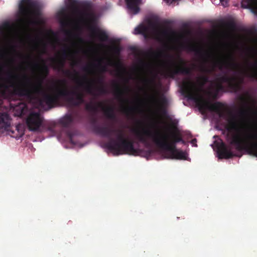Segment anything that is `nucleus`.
Segmentation results:
<instances>
[{"instance_id":"29","label":"nucleus","mask_w":257,"mask_h":257,"mask_svg":"<svg viewBox=\"0 0 257 257\" xmlns=\"http://www.w3.org/2000/svg\"><path fill=\"white\" fill-rule=\"evenodd\" d=\"M250 73H248V76L255 79L257 80V62L250 63Z\"/></svg>"},{"instance_id":"30","label":"nucleus","mask_w":257,"mask_h":257,"mask_svg":"<svg viewBox=\"0 0 257 257\" xmlns=\"http://www.w3.org/2000/svg\"><path fill=\"white\" fill-rule=\"evenodd\" d=\"M147 30V28L144 25H140L136 27L135 29L136 34L143 35L146 38L148 37Z\"/></svg>"},{"instance_id":"23","label":"nucleus","mask_w":257,"mask_h":257,"mask_svg":"<svg viewBox=\"0 0 257 257\" xmlns=\"http://www.w3.org/2000/svg\"><path fill=\"white\" fill-rule=\"evenodd\" d=\"M156 39L160 41L161 37H168L170 34H173L174 32L170 28H165L160 30L158 28L156 29Z\"/></svg>"},{"instance_id":"48","label":"nucleus","mask_w":257,"mask_h":257,"mask_svg":"<svg viewBox=\"0 0 257 257\" xmlns=\"http://www.w3.org/2000/svg\"><path fill=\"white\" fill-rule=\"evenodd\" d=\"M66 33L67 34H71V32L69 31H66Z\"/></svg>"},{"instance_id":"45","label":"nucleus","mask_w":257,"mask_h":257,"mask_svg":"<svg viewBox=\"0 0 257 257\" xmlns=\"http://www.w3.org/2000/svg\"><path fill=\"white\" fill-rule=\"evenodd\" d=\"M228 26L229 27V28H234L235 26H234V24L232 23H230L228 24Z\"/></svg>"},{"instance_id":"35","label":"nucleus","mask_w":257,"mask_h":257,"mask_svg":"<svg viewBox=\"0 0 257 257\" xmlns=\"http://www.w3.org/2000/svg\"><path fill=\"white\" fill-rule=\"evenodd\" d=\"M236 78V79L235 80V83H237L238 84V86L237 87H231V88L234 89V90H237L240 88L241 84H242L244 81V77H237L234 76Z\"/></svg>"},{"instance_id":"24","label":"nucleus","mask_w":257,"mask_h":257,"mask_svg":"<svg viewBox=\"0 0 257 257\" xmlns=\"http://www.w3.org/2000/svg\"><path fill=\"white\" fill-rule=\"evenodd\" d=\"M228 125L227 126V130L229 132L233 131L239 132V128L236 121V117L232 115V117L228 120Z\"/></svg>"},{"instance_id":"39","label":"nucleus","mask_w":257,"mask_h":257,"mask_svg":"<svg viewBox=\"0 0 257 257\" xmlns=\"http://www.w3.org/2000/svg\"><path fill=\"white\" fill-rule=\"evenodd\" d=\"M144 82L147 85H151L154 83V80L152 79H144Z\"/></svg>"},{"instance_id":"4","label":"nucleus","mask_w":257,"mask_h":257,"mask_svg":"<svg viewBox=\"0 0 257 257\" xmlns=\"http://www.w3.org/2000/svg\"><path fill=\"white\" fill-rule=\"evenodd\" d=\"M79 77H76L75 81L78 86L76 89L69 91L66 87V80L65 79H60L57 82L63 86L62 88H57L51 92H42V96L38 98L39 106L42 108L47 107L48 108H52L59 103L60 98L62 97H67L70 95L75 96V98L71 96L68 98V101L73 105L78 106L85 102L84 94L80 91L78 90V87H82L83 83L79 81Z\"/></svg>"},{"instance_id":"22","label":"nucleus","mask_w":257,"mask_h":257,"mask_svg":"<svg viewBox=\"0 0 257 257\" xmlns=\"http://www.w3.org/2000/svg\"><path fill=\"white\" fill-rule=\"evenodd\" d=\"M113 86L114 88V94L116 97L119 98L121 102L127 103L128 102V99L122 98L123 91L120 85L118 83L114 82L113 84Z\"/></svg>"},{"instance_id":"11","label":"nucleus","mask_w":257,"mask_h":257,"mask_svg":"<svg viewBox=\"0 0 257 257\" xmlns=\"http://www.w3.org/2000/svg\"><path fill=\"white\" fill-rule=\"evenodd\" d=\"M153 104L156 106L163 113H166V107L168 105V100L163 94L153 95L151 98Z\"/></svg>"},{"instance_id":"31","label":"nucleus","mask_w":257,"mask_h":257,"mask_svg":"<svg viewBox=\"0 0 257 257\" xmlns=\"http://www.w3.org/2000/svg\"><path fill=\"white\" fill-rule=\"evenodd\" d=\"M143 55H145L146 56L158 58L161 56L162 52L160 51H155L153 50L152 49H150L147 52H143Z\"/></svg>"},{"instance_id":"51","label":"nucleus","mask_w":257,"mask_h":257,"mask_svg":"<svg viewBox=\"0 0 257 257\" xmlns=\"http://www.w3.org/2000/svg\"><path fill=\"white\" fill-rule=\"evenodd\" d=\"M229 114L232 115V113L231 112H229Z\"/></svg>"},{"instance_id":"8","label":"nucleus","mask_w":257,"mask_h":257,"mask_svg":"<svg viewBox=\"0 0 257 257\" xmlns=\"http://www.w3.org/2000/svg\"><path fill=\"white\" fill-rule=\"evenodd\" d=\"M178 62L179 64L173 62L167 68V76L172 78H174L176 75L178 74L191 76L193 69L186 66V62L181 58L178 59Z\"/></svg>"},{"instance_id":"46","label":"nucleus","mask_w":257,"mask_h":257,"mask_svg":"<svg viewBox=\"0 0 257 257\" xmlns=\"http://www.w3.org/2000/svg\"><path fill=\"white\" fill-rule=\"evenodd\" d=\"M124 89L125 91H128L130 90L129 87L128 86H125L124 87Z\"/></svg>"},{"instance_id":"17","label":"nucleus","mask_w":257,"mask_h":257,"mask_svg":"<svg viewBox=\"0 0 257 257\" xmlns=\"http://www.w3.org/2000/svg\"><path fill=\"white\" fill-rule=\"evenodd\" d=\"M240 99L243 103L244 107L239 110V114L240 116H243L247 115L249 112L252 110V108L249 105V101L252 100V99L250 96L248 94L247 97L241 96Z\"/></svg>"},{"instance_id":"20","label":"nucleus","mask_w":257,"mask_h":257,"mask_svg":"<svg viewBox=\"0 0 257 257\" xmlns=\"http://www.w3.org/2000/svg\"><path fill=\"white\" fill-rule=\"evenodd\" d=\"M14 110L16 115L22 117L27 113L28 107L25 103L20 102L14 107Z\"/></svg>"},{"instance_id":"36","label":"nucleus","mask_w":257,"mask_h":257,"mask_svg":"<svg viewBox=\"0 0 257 257\" xmlns=\"http://www.w3.org/2000/svg\"><path fill=\"white\" fill-rule=\"evenodd\" d=\"M70 4V8L73 10L75 12L78 11V9L76 7V0H68Z\"/></svg>"},{"instance_id":"37","label":"nucleus","mask_w":257,"mask_h":257,"mask_svg":"<svg viewBox=\"0 0 257 257\" xmlns=\"http://www.w3.org/2000/svg\"><path fill=\"white\" fill-rule=\"evenodd\" d=\"M22 3L27 5L30 8H33L35 6V4L31 0H22Z\"/></svg>"},{"instance_id":"28","label":"nucleus","mask_w":257,"mask_h":257,"mask_svg":"<svg viewBox=\"0 0 257 257\" xmlns=\"http://www.w3.org/2000/svg\"><path fill=\"white\" fill-rule=\"evenodd\" d=\"M73 118L71 115H67L62 118L60 122L65 127H67L73 122Z\"/></svg>"},{"instance_id":"38","label":"nucleus","mask_w":257,"mask_h":257,"mask_svg":"<svg viewBox=\"0 0 257 257\" xmlns=\"http://www.w3.org/2000/svg\"><path fill=\"white\" fill-rule=\"evenodd\" d=\"M19 9L20 12L23 14H25L28 12V9L22 4L20 5Z\"/></svg>"},{"instance_id":"47","label":"nucleus","mask_w":257,"mask_h":257,"mask_svg":"<svg viewBox=\"0 0 257 257\" xmlns=\"http://www.w3.org/2000/svg\"><path fill=\"white\" fill-rule=\"evenodd\" d=\"M78 61H75L74 62V63H73V64H74V65H77V64H78Z\"/></svg>"},{"instance_id":"10","label":"nucleus","mask_w":257,"mask_h":257,"mask_svg":"<svg viewBox=\"0 0 257 257\" xmlns=\"http://www.w3.org/2000/svg\"><path fill=\"white\" fill-rule=\"evenodd\" d=\"M236 78L235 77H229L227 75L225 74L218 78H217V81L219 82L217 85V90L214 92L212 93L210 92L209 93L210 96H212L213 98H216L218 90H221L223 89V86L222 85V82L227 83L229 86L231 87H237L238 86V84L235 83V80Z\"/></svg>"},{"instance_id":"7","label":"nucleus","mask_w":257,"mask_h":257,"mask_svg":"<svg viewBox=\"0 0 257 257\" xmlns=\"http://www.w3.org/2000/svg\"><path fill=\"white\" fill-rule=\"evenodd\" d=\"M71 53L70 49L65 46L62 49L61 57L58 58H51L50 60L53 64V68L59 72H62L63 74L75 80L76 77L79 76V73L74 70V73H72L69 70H65L64 69L65 60L69 56Z\"/></svg>"},{"instance_id":"5","label":"nucleus","mask_w":257,"mask_h":257,"mask_svg":"<svg viewBox=\"0 0 257 257\" xmlns=\"http://www.w3.org/2000/svg\"><path fill=\"white\" fill-rule=\"evenodd\" d=\"M181 89L183 95L188 99L195 101L200 109H207L214 111L218 114L219 117L226 118V113L222 110L223 104L220 102L212 103L209 100L199 97L198 96V87L196 83L190 77L182 82Z\"/></svg>"},{"instance_id":"6","label":"nucleus","mask_w":257,"mask_h":257,"mask_svg":"<svg viewBox=\"0 0 257 257\" xmlns=\"http://www.w3.org/2000/svg\"><path fill=\"white\" fill-rule=\"evenodd\" d=\"M216 67H218L220 70L224 67L235 72H241L240 65L235 61L234 57L230 53L227 55L225 59L215 61L211 68H207L204 65L201 66L200 70L204 73H211L214 71Z\"/></svg>"},{"instance_id":"13","label":"nucleus","mask_w":257,"mask_h":257,"mask_svg":"<svg viewBox=\"0 0 257 257\" xmlns=\"http://www.w3.org/2000/svg\"><path fill=\"white\" fill-rule=\"evenodd\" d=\"M182 47L190 52H193L195 55L200 57L201 58L204 59L205 62L207 61V59L205 56H210L207 52H205L202 48L198 47L194 44H189L188 45H182Z\"/></svg>"},{"instance_id":"42","label":"nucleus","mask_w":257,"mask_h":257,"mask_svg":"<svg viewBox=\"0 0 257 257\" xmlns=\"http://www.w3.org/2000/svg\"><path fill=\"white\" fill-rule=\"evenodd\" d=\"M140 64L143 67H146L147 65V63L142 59L140 60Z\"/></svg>"},{"instance_id":"44","label":"nucleus","mask_w":257,"mask_h":257,"mask_svg":"<svg viewBox=\"0 0 257 257\" xmlns=\"http://www.w3.org/2000/svg\"><path fill=\"white\" fill-rule=\"evenodd\" d=\"M196 142L197 140L196 139H194L191 141V143L196 147L197 146V145L196 144Z\"/></svg>"},{"instance_id":"18","label":"nucleus","mask_w":257,"mask_h":257,"mask_svg":"<svg viewBox=\"0 0 257 257\" xmlns=\"http://www.w3.org/2000/svg\"><path fill=\"white\" fill-rule=\"evenodd\" d=\"M99 108L102 109L105 116L109 119L115 120L116 119V115L114 113V109L112 106L105 107L103 103L99 102L98 103Z\"/></svg>"},{"instance_id":"1","label":"nucleus","mask_w":257,"mask_h":257,"mask_svg":"<svg viewBox=\"0 0 257 257\" xmlns=\"http://www.w3.org/2000/svg\"><path fill=\"white\" fill-rule=\"evenodd\" d=\"M172 131L170 135L159 136L158 133L153 134L150 130L143 128L141 130L134 128L132 131L138 140L141 143L148 145V139L151 138L157 146L163 150L169 152L164 154L165 158L171 159L186 160L187 154L183 151L176 149V144L179 142L185 144L181 134L174 123L172 124Z\"/></svg>"},{"instance_id":"26","label":"nucleus","mask_w":257,"mask_h":257,"mask_svg":"<svg viewBox=\"0 0 257 257\" xmlns=\"http://www.w3.org/2000/svg\"><path fill=\"white\" fill-rule=\"evenodd\" d=\"M61 14L64 16V18L60 20L61 26L63 28H66L70 24L71 18L65 14L64 11L61 12Z\"/></svg>"},{"instance_id":"34","label":"nucleus","mask_w":257,"mask_h":257,"mask_svg":"<svg viewBox=\"0 0 257 257\" xmlns=\"http://www.w3.org/2000/svg\"><path fill=\"white\" fill-rule=\"evenodd\" d=\"M198 81L201 86L209 81V77L207 75L202 76L198 78Z\"/></svg>"},{"instance_id":"50","label":"nucleus","mask_w":257,"mask_h":257,"mask_svg":"<svg viewBox=\"0 0 257 257\" xmlns=\"http://www.w3.org/2000/svg\"><path fill=\"white\" fill-rule=\"evenodd\" d=\"M125 82H128V80L127 79H125Z\"/></svg>"},{"instance_id":"53","label":"nucleus","mask_w":257,"mask_h":257,"mask_svg":"<svg viewBox=\"0 0 257 257\" xmlns=\"http://www.w3.org/2000/svg\"><path fill=\"white\" fill-rule=\"evenodd\" d=\"M255 112L257 113V111H255Z\"/></svg>"},{"instance_id":"33","label":"nucleus","mask_w":257,"mask_h":257,"mask_svg":"<svg viewBox=\"0 0 257 257\" xmlns=\"http://www.w3.org/2000/svg\"><path fill=\"white\" fill-rule=\"evenodd\" d=\"M84 79L87 80V85L89 83V81H91L92 80H94V83H92V85L93 86H95L94 84L96 83H97V84H99V85H104V83H103V78L102 76H99L97 79L95 80H94V79H92V80H88V79H87V78L86 77H83Z\"/></svg>"},{"instance_id":"3","label":"nucleus","mask_w":257,"mask_h":257,"mask_svg":"<svg viewBox=\"0 0 257 257\" xmlns=\"http://www.w3.org/2000/svg\"><path fill=\"white\" fill-rule=\"evenodd\" d=\"M93 131L97 135L109 139V141L104 144V147L114 152L116 155L128 154L137 155L139 150L135 148L134 142L125 139L121 130H114L109 126L96 124V120L92 121Z\"/></svg>"},{"instance_id":"25","label":"nucleus","mask_w":257,"mask_h":257,"mask_svg":"<svg viewBox=\"0 0 257 257\" xmlns=\"http://www.w3.org/2000/svg\"><path fill=\"white\" fill-rule=\"evenodd\" d=\"M139 0H126L127 8L134 12L135 14H138L140 11V8L138 6Z\"/></svg>"},{"instance_id":"16","label":"nucleus","mask_w":257,"mask_h":257,"mask_svg":"<svg viewBox=\"0 0 257 257\" xmlns=\"http://www.w3.org/2000/svg\"><path fill=\"white\" fill-rule=\"evenodd\" d=\"M89 30L91 32L92 36L97 37L100 41L106 42L108 40V36L105 31L101 30L94 26H90Z\"/></svg>"},{"instance_id":"52","label":"nucleus","mask_w":257,"mask_h":257,"mask_svg":"<svg viewBox=\"0 0 257 257\" xmlns=\"http://www.w3.org/2000/svg\"><path fill=\"white\" fill-rule=\"evenodd\" d=\"M27 57H28V58H30V56H27Z\"/></svg>"},{"instance_id":"2","label":"nucleus","mask_w":257,"mask_h":257,"mask_svg":"<svg viewBox=\"0 0 257 257\" xmlns=\"http://www.w3.org/2000/svg\"><path fill=\"white\" fill-rule=\"evenodd\" d=\"M34 66L39 68L41 77L36 85L32 83L31 79L26 74H24L22 76L23 79L25 80V83H16L12 79H18L19 78V75L9 72L8 75L10 78L9 81L10 85L9 86L5 85L4 86L6 88L9 86L11 87L13 89V94L20 97H26L30 101L37 100L39 104L38 98L42 97L43 91L46 92L43 89L42 84L43 80L48 75L49 69L44 61L41 66H40L37 63H35Z\"/></svg>"},{"instance_id":"21","label":"nucleus","mask_w":257,"mask_h":257,"mask_svg":"<svg viewBox=\"0 0 257 257\" xmlns=\"http://www.w3.org/2000/svg\"><path fill=\"white\" fill-rule=\"evenodd\" d=\"M137 109V107L135 106L122 105L120 111L128 118H133Z\"/></svg>"},{"instance_id":"27","label":"nucleus","mask_w":257,"mask_h":257,"mask_svg":"<svg viewBox=\"0 0 257 257\" xmlns=\"http://www.w3.org/2000/svg\"><path fill=\"white\" fill-rule=\"evenodd\" d=\"M107 64L109 66L116 67V71L118 76H122V73L124 71V69L123 68L122 66L119 63H114L111 59H109L108 61Z\"/></svg>"},{"instance_id":"19","label":"nucleus","mask_w":257,"mask_h":257,"mask_svg":"<svg viewBox=\"0 0 257 257\" xmlns=\"http://www.w3.org/2000/svg\"><path fill=\"white\" fill-rule=\"evenodd\" d=\"M10 126V116L7 113H0V128L8 130Z\"/></svg>"},{"instance_id":"41","label":"nucleus","mask_w":257,"mask_h":257,"mask_svg":"<svg viewBox=\"0 0 257 257\" xmlns=\"http://www.w3.org/2000/svg\"><path fill=\"white\" fill-rule=\"evenodd\" d=\"M91 65H88L84 66L83 68V70L85 72H90V70H91Z\"/></svg>"},{"instance_id":"15","label":"nucleus","mask_w":257,"mask_h":257,"mask_svg":"<svg viewBox=\"0 0 257 257\" xmlns=\"http://www.w3.org/2000/svg\"><path fill=\"white\" fill-rule=\"evenodd\" d=\"M221 5L226 7L228 0H220ZM241 6L244 8L250 9L253 13L257 14V0H242Z\"/></svg>"},{"instance_id":"32","label":"nucleus","mask_w":257,"mask_h":257,"mask_svg":"<svg viewBox=\"0 0 257 257\" xmlns=\"http://www.w3.org/2000/svg\"><path fill=\"white\" fill-rule=\"evenodd\" d=\"M98 103L99 102L97 103L96 104H94L92 101L86 103L85 104V109L88 111L96 112L97 110V108L99 107Z\"/></svg>"},{"instance_id":"49","label":"nucleus","mask_w":257,"mask_h":257,"mask_svg":"<svg viewBox=\"0 0 257 257\" xmlns=\"http://www.w3.org/2000/svg\"><path fill=\"white\" fill-rule=\"evenodd\" d=\"M79 40L81 42L82 41V39L80 38H79Z\"/></svg>"},{"instance_id":"40","label":"nucleus","mask_w":257,"mask_h":257,"mask_svg":"<svg viewBox=\"0 0 257 257\" xmlns=\"http://www.w3.org/2000/svg\"><path fill=\"white\" fill-rule=\"evenodd\" d=\"M98 66L100 69V71L102 72L107 71V67L105 65H102L100 63L98 64Z\"/></svg>"},{"instance_id":"9","label":"nucleus","mask_w":257,"mask_h":257,"mask_svg":"<svg viewBox=\"0 0 257 257\" xmlns=\"http://www.w3.org/2000/svg\"><path fill=\"white\" fill-rule=\"evenodd\" d=\"M43 121L42 117L39 112H30L26 118V124L31 131H38Z\"/></svg>"},{"instance_id":"43","label":"nucleus","mask_w":257,"mask_h":257,"mask_svg":"<svg viewBox=\"0 0 257 257\" xmlns=\"http://www.w3.org/2000/svg\"><path fill=\"white\" fill-rule=\"evenodd\" d=\"M113 50L118 53H119L120 51L119 48L116 46H115L113 47Z\"/></svg>"},{"instance_id":"12","label":"nucleus","mask_w":257,"mask_h":257,"mask_svg":"<svg viewBox=\"0 0 257 257\" xmlns=\"http://www.w3.org/2000/svg\"><path fill=\"white\" fill-rule=\"evenodd\" d=\"M94 82V80L89 81L88 84L85 86L84 89L87 93L93 96H98L107 93V90L104 85L93 86L92 83Z\"/></svg>"},{"instance_id":"14","label":"nucleus","mask_w":257,"mask_h":257,"mask_svg":"<svg viewBox=\"0 0 257 257\" xmlns=\"http://www.w3.org/2000/svg\"><path fill=\"white\" fill-rule=\"evenodd\" d=\"M217 152L220 158L230 159L236 156L230 149H229L223 142L219 143L217 145Z\"/></svg>"}]
</instances>
